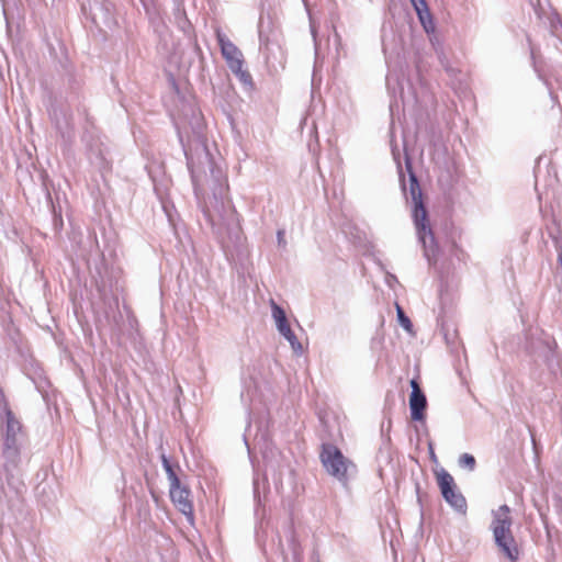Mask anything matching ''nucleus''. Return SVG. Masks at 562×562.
<instances>
[{
    "label": "nucleus",
    "instance_id": "4",
    "mask_svg": "<svg viewBox=\"0 0 562 562\" xmlns=\"http://www.w3.org/2000/svg\"><path fill=\"white\" fill-rule=\"evenodd\" d=\"M22 426L14 417L11 411L7 412V430L4 439L3 454L5 458V469L11 471L18 468L20 462L19 435Z\"/></svg>",
    "mask_w": 562,
    "mask_h": 562
},
{
    "label": "nucleus",
    "instance_id": "18",
    "mask_svg": "<svg viewBox=\"0 0 562 562\" xmlns=\"http://www.w3.org/2000/svg\"><path fill=\"white\" fill-rule=\"evenodd\" d=\"M424 15H427V16L429 18V12L427 11V13H426V12L424 11ZM426 21H427V18H426V16H424V22H425V24H427V22H426ZM426 26H427L426 32H429L428 25H426Z\"/></svg>",
    "mask_w": 562,
    "mask_h": 562
},
{
    "label": "nucleus",
    "instance_id": "13",
    "mask_svg": "<svg viewBox=\"0 0 562 562\" xmlns=\"http://www.w3.org/2000/svg\"><path fill=\"white\" fill-rule=\"evenodd\" d=\"M411 2L417 12L419 20H420L422 24L424 25V29L427 30V26L424 22V11L427 13V5H426L425 0H411Z\"/></svg>",
    "mask_w": 562,
    "mask_h": 562
},
{
    "label": "nucleus",
    "instance_id": "8",
    "mask_svg": "<svg viewBox=\"0 0 562 562\" xmlns=\"http://www.w3.org/2000/svg\"><path fill=\"white\" fill-rule=\"evenodd\" d=\"M216 37L228 68L231 70H239V65H244L243 53L221 32H217Z\"/></svg>",
    "mask_w": 562,
    "mask_h": 562
},
{
    "label": "nucleus",
    "instance_id": "11",
    "mask_svg": "<svg viewBox=\"0 0 562 562\" xmlns=\"http://www.w3.org/2000/svg\"><path fill=\"white\" fill-rule=\"evenodd\" d=\"M459 464L462 468L473 471L476 464L475 458L470 453H462L459 457Z\"/></svg>",
    "mask_w": 562,
    "mask_h": 562
},
{
    "label": "nucleus",
    "instance_id": "3",
    "mask_svg": "<svg viewBox=\"0 0 562 562\" xmlns=\"http://www.w3.org/2000/svg\"><path fill=\"white\" fill-rule=\"evenodd\" d=\"M321 461L326 471L338 481L346 483L348 473L355 469L353 463L346 459L341 451L334 445H323Z\"/></svg>",
    "mask_w": 562,
    "mask_h": 562
},
{
    "label": "nucleus",
    "instance_id": "19",
    "mask_svg": "<svg viewBox=\"0 0 562 562\" xmlns=\"http://www.w3.org/2000/svg\"><path fill=\"white\" fill-rule=\"evenodd\" d=\"M559 261H560V263L562 266V246L559 247Z\"/></svg>",
    "mask_w": 562,
    "mask_h": 562
},
{
    "label": "nucleus",
    "instance_id": "15",
    "mask_svg": "<svg viewBox=\"0 0 562 562\" xmlns=\"http://www.w3.org/2000/svg\"><path fill=\"white\" fill-rule=\"evenodd\" d=\"M191 169V178L194 184L195 190H200L203 186V181L200 177V175L190 166Z\"/></svg>",
    "mask_w": 562,
    "mask_h": 562
},
{
    "label": "nucleus",
    "instance_id": "5",
    "mask_svg": "<svg viewBox=\"0 0 562 562\" xmlns=\"http://www.w3.org/2000/svg\"><path fill=\"white\" fill-rule=\"evenodd\" d=\"M437 483L445 501L458 513L464 515L467 513V501L464 496L457 490L452 475L445 469L436 472Z\"/></svg>",
    "mask_w": 562,
    "mask_h": 562
},
{
    "label": "nucleus",
    "instance_id": "1",
    "mask_svg": "<svg viewBox=\"0 0 562 562\" xmlns=\"http://www.w3.org/2000/svg\"><path fill=\"white\" fill-rule=\"evenodd\" d=\"M409 172V196L413 202V221L418 239L424 248V255L431 261L437 254V244L429 224L427 210L423 203V194L415 173L412 171L409 160L406 159Z\"/></svg>",
    "mask_w": 562,
    "mask_h": 562
},
{
    "label": "nucleus",
    "instance_id": "16",
    "mask_svg": "<svg viewBox=\"0 0 562 562\" xmlns=\"http://www.w3.org/2000/svg\"><path fill=\"white\" fill-rule=\"evenodd\" d=\"M212 176L214 177L215 180H220V178L222 177V171L220 169H212Z\"/></svg>",
    "mask_w": 562,
    "mask_h": 562
},
{
    "label": "nucleus",
    "instance_id": "14",
    "mask_svg": "<svg viewBox=\"0 0 562 562\" xmlns=\"http://www.w3.org/2000/svg\"><path fill=\"white\" fill-rule=\"evenodd\" d=\"M244 65H239V70H231L245 86L251 83L250 74L243 68Z\"/></svg>",
    "mask_w": 562,
    "mask_h": 562
},
{
    "label": "nucleus",
    "instance_id": "2",
    "mask_svg": "<svg viewBox=\"0 0 562 562\" xmlns=\"http://www.w3.org/2000/svg\"><path fill=\"white\" fill-rule=\"evenodd\" d=\"M513 517L510 508L507 505H502L492 512V522L490 529L493 532V538L498 552L515 562L519 559V548L513 536L512 531Z\"/></svg>",
    "mask_w": 562,
    "mask_h": 562
},
{
    "label": "nucleus",
    "instance_id": "12",
    "mask_svg": "<svg viewBox=\"0 0 562 562\" xmlns=\"http://www.w3.org/2000/svg\"><path fill=\"white\" fill-rule=\"evenodd\" d=\"M396 312H397V319L400 325L407 330L408 333L412 331V322L411 319L405 315L404 311L400 305H396Z\"/></svg>",
    "mask_w": 562,
    "mask_h": 562
},
{
    "label": "nucleus",
    "instance_id": "10",
    "mask_svg": "<svg viewBox=\"0 0 562 562\" xmlns=\"http://www.w3.org/2000/svg\"><path fill=\"white\" fill-rule=\"evenodd\" d=\"M161 462H162L164 470L167 473V477H168V481H169L170 485L178 484V482H180V480L177 476V474H176V472H175L170 461L168 460V458L164 453L161 454Z\"/></svg>",
    "mask_w": 562,
    "mask_h": 562
},
{
    "label": "nucleus",
    "instance_id": "6",
    "mask_svg": "<svg viewBox=\"0 0 562 562\" xmlns=\"http://www.w3.org/2000/svg\"><path fill=\"white\" fill-rule=\"evenodd\" d=\"M272 317L276 321L278 331L290 342L294 352L299 353L302 351V345L297 340L294 333L286 321L285 313L274 301H271Z\"/></svg>",
    "mask_w": 562,
    "mask_h": 562
},
{
    "label": "nucleus",
    "instance_id": "17",
    "mask_svg": "<svg viewBox=\"0 0 562 562\" xmlns=\"http://www.w3.org/2000/svg\"><path fill=\"white\" fill-rule=\"evenodd\" d=\"M283 236H284L283 232L279 231L278 232V241H279V244H282L284 241L283 240Z\"/></svg>",
    "mask_w": 562,
    "mask_h": 562
},
{
    "label": "nucleus",
    "instance_id": "7",
    "mask_svg": "<svg viewBox=\"0 0 562 562\" xmlns=\"http://www.w3.org/2000/svg\"><path fill=\"white\" fill-rule=\"evenodd\" d=\"M170 497L175 506L187 516L188 520H193V505L190 499V491L182 486L180 482L178 484L170 485Z\"/></svg>",
    "mask_w": 562,
    "mask_h": 562
},
{
    "label": "nucleus",
    "instance_id": "9",
    "mask_svg": "<svg viewBox=\"0 0 562 562\" xmlns=\"http://www.w3.org/2000/svg\"><path fill=\"white\" fill-rule=\"evenodd\" d=\"M412 393L409 396V408L413 420H423L424 411L427 406V400L416 380L411 381Z\"/></svg>",
    "mask_w": 562,
    "mask_h": 562
}]
</instances>
